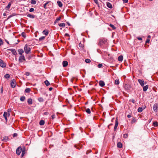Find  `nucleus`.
Listing matches in <instances>:
<instances>
[{
    "mask_svg": "<svg viewBox=\"0 0 158 158\" xmlns=\"http://www.w3.org/2000/svg\"><path fill=\"white\" fill-rule=\"evenodd\" d=\"M85 62L86 63H89L91 62V61L89 59H86L85 60Z\"/></svg>",
    "mask_w": 158,
    "mask_h": 158,
    "instance_id": "obj_41",
    "label": "nucleus"
},
{
    "mask_svg": "<svg viewBox=\"0 0 158 158\" xmlns=\"http://www.w3.org/2000/svg\"><path fill=\"white\" fill-rule=\"evenodd\" d=\"M24 154V151H22V156H23Z\"/></svg>",
    "mask_w": 158,
    "mask_h": 158,
    "instance_id": "obj_53",
    "label": "nucleus"
},
{
    "mask_svg": "<svg viewBox=\"0 0 158 158\" xmlns=\"http://www.w3.org/2000/svg\"><path fill=\"white\" fill-rule=\"evenodd\" d=\"M149 40H147L146 41V43H149Z\"/></svg>",
    "mask_w": 158,
    "mask_h": 158,
    "instance_id": "obj_56",
    "label": "nucleus"
},
{
    "mask_svg": "<svg viewBox=\"0 0 158 158\" xmlns=\"http://www.w3.org/2000/svg\"><path fill=\"white\" fill-rule=\"evenodd\" d=\"M45 123L44 121L43 120H41L40 122V125H43Z\"/></svg>",
    "mask_w": 158,
    "mask_h": 158,
    "instance_id": "obj_28",
    "label": "nucleus"
},
{
    "mask_svg": "<svg viewBox=\"0 0 158 158\" xmlns=\"http://www.w3.org/2000/svg\"><path fill=\"white\" fill-rule=\"evenodd\" d=\"M12 17V15H10L7 18V19H9L10 18H11Z\"/></svg>",
    "mask_w": 158,
    "mask_h": 158,
    "instance_id": "obj_59",
    "label": "nucleus"
},
{
    "mask_svg": "<svg viewBox=\"0 0 158 158\" xmlns=\"http://www.w3.org/2000/svg\"><path fill=\"white\" fill-rule=\"evenodd\" d=\"M117 127L114 126V131H115L116 130Z\"/></svg>",
    "mask_w": 158,
    "mask_h": 158,
    "instance_id": "obj_52",
    "label": "nucleus"
},
{
    "mask_svg": "<svg viewBox=\"0 0 158 158\" xmlns=\"http://www.w3.org/2000/svg\"><path fill=\"white\" fill-rule=\"evenodd\" d=\"M65 23H60L59 25V26L60 27H64L65 26Z\"/></svg>",
    "mask_w": 158,
    "mask_h": 158,
    "instance_id": "obj_31",
    "label": "nucleus"
},
{
    "mask_svg": "<svg viewBox=\"0 0 158 158\" xmlns=\"http://www.w3.org/2000/svg\"><path fill=\"white\" fill-rule=\"evenodd\" d=\"M22 36L24 38H25L26 37V34L25 33L23 32L21 34Z\"/></svg>",
    "mask_w": 158,
    "mask_h": 158,
    "instance_id": "obj_40",
    "label": "nucleus"
},
{
    "mask_svg": "<svg viewBox=\"0 0 158 158\" xmlns=\"http://www.w3.org/2000/svg\"><path fill=\"white\" fill-rule=\"evenodd\" d=\"M18 52L19 54L22 55L23 53L24 52V51L22 49H19L18 51Z\"/></svg>",
    "mask_w": 158,
    "mask_h": 158,
    "instance_id": "obj_12",
    "label": "nucleus"
},
{
    "mask_svg": "<svg viewBox=\"0 0 158 158\" xmlns=\"http://www.w3.org/2000/svg\"><path fill=\"white\" fill-rule=\"evenodd\" d=\"M58 5L60 7H61L62 6V2L59 1H58L57 2Z\"/></svg>",
    "mask_w": 158,
    "mask_h": 158,
    "instance_id": "obj_21",
    "label": "nucleus"
},
{
    "mask_svg": "<svg viewBox=\"0 0 158 158\" xmlns=\"http://www.w3.org/2000/svg\"><path fill=\"white\" fill-rule=\"evenodd\" d=\"M27 103L29 105H31L32 103V99L31 98H29L27 100Z\"/></svg>",
    "mask_w": 158,
    "mask_h": 158,
    "instance_id": "obj_17",
    "label": "nucleus"
},
{
    "mask_svg": "<svg viewBox=\"0 0 158 158\" xmlns=\"http://www.w3.org/2000/svg\"><path fill=\"white\" fill-rule=\"evenodd\" d=\"M146 106H144V107H139L138 109V112H141L145 108Z\"/></svg>",
    "mask_w": 158,
    "mask_h": 158,
    "instance_id": "obj_11",
    "label": "nucleus"
},
{
    "mask_svg": "<svg viewBox=\"0 0 158 158\" xmlns=\"http://www.w3.org/2000/svg\"><path fill=\"white\" fill-rule=\"evenodd\" d=\"M143 91L144 92H145L147 91V90L148 89V85H146L145 86H143Z\"/></svg>",
    "mask_w": 158,
    "mask_h": 158,
    "instance_id": "obj_18",
    "label": "nucleus"
},
{
    "mask_svg": "<svg viewBox=\"0 0 158 158\" xmlns=\"http://www.w3.org/2000/svg\"><path fill=\"white\" fill-rule=\"evenodd\" d=\"M45 38V36H42L39 38V40L40 41H42L44 40Z\"/></svg>",
    "mask_w": 158,
    "mask_h": 158,
    "instance_id": "obj_38",
    "label": "nucleus"
},
{
    "mask_svg": "<svg viewBox=\"0 0 158 158\" xmlns=\"http://www.w3.org/2000/svg\"><path fill=\"white\" fill-rule=\"evenodd\" d=\"M107 43V40L106 39H100L99 40V42L98 44L101 46L104 44H106Z\"/></svg>",
    "mask_w": 158,
    "mask_h": 158,
    "instance_id": "obj_1",
    "label": "nucleus"
},
{
    "mask_svg": "<svg viewBox=\"0 0 158 158\" xmlns=\"http://www.w3.org/2000/svg\"><path fill=\"white\" fill-rule=\"evenodd\" d=\"M100 85L101 87H103L105 85L104 82L102 81H100L99 82Z\"/></svg>",
    "mask_w": 158,
    "mask_h": 158,
    "instance_id": "obj_14",
    "label": "nucleus"
},
{
    "mask_svg": "<svg viewBox=\"0 0 158 158\" xmlns=\"http://www.w3.org/2000/svg\"><path fill=\"white\" fill-rule=\"evenodd\" d=\"M53 88L52 87H50L49 88V91H51L52 89Z\"/></svg>",
    "mask_w": 158,
    "mask_h": 158,
    "instance_id": "obj_58",
    "label": "nucleus"
},
{
    "mask_svg": "<svg viewBox=\"0 0 158 158\" xmlns=\"http://www.w3.org/2000/svg\"><path fill=\"white\" fill-rule=\"evenodd\" d=\"M30 90V89L29 88H27L25 89V92L26 93H29Z\"/></svg>",
    "mask_w": 158,
    "mask_h": 158,
    "instance_id": "obj_33",
    "label": "nucleus"
},
{
    "mask_svg": "<svg viewBox=\"0 0 158 158\" xmlns=\"http://www.w3.org/2000/svg\"><path fill=\"white\" fill-rule=\"evenodd\" d=\"M65 36H69V35L68 34V33H66L65 34Z\"/></svg>",
    "mask_w": 158,
    "mask_h": 158,
    "instance_id": "obj_57",
    "label": "nucleus"
},
{
    "mask_svg": "<svg viewBox=\"0 0 158 158\" xmlns=\"http://www.w3.org/2000/svg\"><path fill=\"white\" fill-rule=\"evenodd\" d=\"M107 6L110 8L112 9V6L111 4L109 2H107L106 3Z\"/></svg>",
    "mask_w": 158,
    "mask_h": 158,
    "instance_id": "obj_13",
    "label": "nucleus"
},
{
    "mask_svg": "<svg viewBox=\"0 0 158 158\" xmlns=\"http://www.w3.org/2000/svg\"><path fill=\"white\" fill-rule=\"evenodd\" d=\"M8 138L7 137L5 136L3 137L2 139V141H6L8 140Z\"/></svg>",
    "mask_w": 158,
    "mask_h": 158,
    "instance_id": "obj_25",
    "label": "nucleus"
},
{
    "mask_svg": "<svg viewBox=\"0 0 158 158\" xmlns=\"http://www.w3.org/2000/svg\"><path fill=\"white\" fill-rule=\"evenodd\" d=\"M86 111L87 113L89 114H90L91 113L90 110L89 108L87 109L86 110Z\"/></svg>",
    "mask_w": 158,
    "mask_h": 158,
    "instance_id": "obj_36",
    "label": "nucleus"
},
{
    "mask_svg": "<svg viewBox=\"0 0 158 158\" xmlns=\"http://www.w3.org/2000/svg\"><path fill=\"white\" fill-rule=\"evenodd\" d=\"M44 83L45 84V85L47 86H48L49 85H50V83L49 82L48 80H46L45 81Z\"/></svg>",
    "mask_w": 158,
    "mask_h": 158,
    "instance_id": "obj_32",
    "label": "nucleus"
},
{
    "mask_svg": "<svg viewBox=\"0 0 158 158\" xmlns=\"http://www.w3.org/2000/svg\"><path fill=\"white\" fill-rule=\"evenodd\" d=\"M30 73L29 72H27L25 73V75L26 76H28L30 75Z\"/></svg>",
    "mask_w": 158,
    "mask_h": 158,
    "instance_id": "obj_49",
    "label": "nucleus"
},
{
    "mask_svg": "<svg viewBox=\"0 0 158 158\" xmlns=\"http://www.w3.org/2000/svg\"><path fill=\"white\" fill-rule=\"evenodd\" d=\"M137 39L139 40H142V38L140 37H138Z\"/></svg>",
    "mask_w": 158,
    "mask_h": 158,
    "instance_id": "obj_55",
    "label": "nucleus"
},
{
    "mask_svg": "<svg viewBox=\"0 0 158 158\" xmlns=\"http://www.w3.org/2000/svg\"><path fill=\"white\" fill-rule=\"evenodd\" d=\"M152 118H151V119H149V123H150L151 122V121H152Z\"/></svg>",
    "mask_w": 158,
    "mask_h": 158,
    "instance_id": "obj_61",
    "label": "nucleus"
},
{
    "mask_svg": "<svg viewBox=\"0 0 158 158\" xmlns=\"http://www.w3.org/2000/svg\"><path fill=\"white\" fill-rule=\"evenodd\" d=\"M17 135V134L16 133H15L13 135V137H15Z\"/></svg>",
    "mask_w": 158,
    "mask_h": 158,
    "instance_id": "obj_54",
    "label": "nucleus"
},
{
    "mask_svg": "<svg viewBox=\"0 0 158 158\" xmlns=\"http://www.w3.org/2000/svg\"><path fill=\"white\" fill-rule=\"evenodd\" d=\"M132 101L133 103H134L135 102V100L134 99H132Z\"/></svg>",
    "mask_w": 158,
    "mask_h": 158,
    "instance_id": "obj_62",
    "label": "nucleus"
},
{
    "mask_svg": "<svg viewBox=\"0 0 158 158\" xmlns=\"http://www.w3.org/2000/svg\"><path fill=\"white\" fill-rule=\"evenodd\" d=\"M10 115V114L7 113L6 112H4L3 114V116L4 117L6 122H7V117L9 116Z\"/></svg>",
    "mask_w": 158,
    "mask_h": 158,
    "instance_id": "obj_4",
    "label": "nucleus"
},
{
    "mask_svg": "<svg viewBox=\"0 0 158 158\" xmlns=\"http://www.w3.org/2000/svg\"><path fill=\"white\" fill-rule=\"evenodd\" d=\"M25 99V96H23L21 97L20 98V100L22 102L24 101Z\"/></svg>",
    "mask_w": 158,
    "mask_h": 158,
    "instance_id": "obj_29",
    "label": "nucleus"
},
{
    "mask_svg": "<svg viewBox=\"0 0 158 158\" xmlns=\"http://www.w3.org/2000/svg\"><path fill=\"white\" fill-rule=\"evenodd\" d=\"M50 1H48L47 2H46L45 4H44V7L45 9H46L47 8V4H48L50 3Z\"/></svg>",
    "mask_w": 158,
    "mask_h": 158,
    "instance_id": "obj_24",
    "label": "nucleus"
},
{
    "mask_svg": "<svg viewBox=\"0 0 158 158\" xmlns=\"http://www.w3.org/2000/svg\"><path fill=\"white\" fill-rule=\"evenodd\" d=\"M34 9L33 8H31L30 9V10H29V11L30 12H32L33 11H34Z\"/></svg>",
    "mask_w": 158,
    "mask_h": 158,
    "instance_id": "obj_46",
    "label": "nucleus"
},
{
    "mask_svg": "<svg viewBox=\"0 0 158 158\" xmlns=\"http://www.w3.org/2000/svg\"><path fill=\"white\" fill-rule=\"evenodd\" d=\"M16 81L15 80V79L12 80L11 82L10 83V85L11 86V87L14 88L16 86Z\"/></svg>",
    "mask_w": 158,
    "mask_h": 158,
    "instance_id": "obj_6",
    "label": "nucleus"
},
{
    "mask_svg": "<svg viewBox=\"0 0 158 158\" xmlns=\"http://www.w3.org/2000/svg\"><path fill=\"white\" fill-rule=\"evenodd\" d=\"M24 50L25 53L26 54L29 53L31 51V48L27 44H26L24 46Z\"/></svg>",
    "mask_w": 158,
    "mask_h": 158,
    "instance_id": "obj_2",
    "label": "nucleus"
},
{
    "mask_svg": "<svg viewBox=\"0 0 158 158\" xmlns=\"http://www.w3.org/2000/svg\"><path fill=\"white\" fill-rule=\"evenodd\" d=\"M138 81L141 86L143 87L144 85V81L143 80L138 79Z\"/></svg>",
    "mask_w": 158,
    "mask_h": 158,
    "instance_id": "obj_8",
    "label": "nucleus"
},
{
    "mask_svg": "<svg viewBox=\"0 0 158 158\" xmlns=\"http://www.w3.org/2000/svg\"><path fill=\"white\" fill-rule=\"evenodd\" d=\"M51 118L52 119H54L55 118V115L54 114L52 115V116Z\"/></svg>",
    "mask_w": 158,
    "mask_h": 158,
    "instance_id": "obj_50",
    "label": "nucleus"
},
{
    "mask_svg": "<svg viewBox=\"0 0 158 158\" xmlns=\"http://www.w3.org/2000/svg\"><path fill=\"white\" fill-rule=\"evenodd\" d=\"M8 50L10 51L14 55L16 56L17 55V52L14 49H9Z\"/></svg>",
    "mask_w": 158,
    "mask_h": 158,
    "instance_id": "obj_9",
    "label": "nucleus"
},
{
    "mask_svg": "<svg viewBox=\"0 0 158 158\" xmlns=\"http://www.w3.org/2000/svg\"><path fill=\"white\" fill-rule=\"evenodd\" d=\"M22 150V149L21 147H18L16 150V153L17 155H19Z\"/></svg>",
    "mask_w": 158,
    "mask_h": 158,
    "instance_id": "obj_7",
    "label": "nucleus"
},
{
    "mask_svg": "<svg viewBox=\"0 0 158 158\" xmlns=\"http://www.w3.org/2000/svg\"><path fill=\"white\" fill-rule=\"evenodd\" d=\"M131 117V115H130V114H128L127 115V117L128 118H130V117Z\"/></svg>",
    "mask_w": 158,
    "mask_h": 158,
    "instance_id": "obj_60",
    "label": "nucleus"
},
{
    "mask_svg": "<svg viewBox=\"0 0 158 158\" xmlns=\"http://www.w3.org/2000/svg\"><path fill=\"white\" fill-rule=\"evenodd\" d=\"M110 26L114 30L116 29L115 27L113 24H110Z\"/></svg>",
    "mask_w": 158,
    "mask_h": 158,
    "instance_id": "obj_37",
    "label": "nucleus"
},
{
    "mask_svg": "<svg viewBox=\"0 0 158 158\" xmlns=\"http://www.w3.org/2000/svg\"><path fill=\"white\" fill-rule=\"evenodd\" d=\"M91 152V150H87L86 152V154L87 155L89 153Z\"/></svg>",
    "mask_w": 158,
    "mask_h": 158,
    "instance_id": "obj_44",
    "label": "nucleus"
},
{
    "mask_svg": "<svg viewBox=\"0 0 158 158\" xmlns=\"http://www.w3.org/2000/svg\"><path fill=\"white\" fill-rule=\"evenodd\" d=\"M38 101L40 102H43L44 101V99L42 97H40L38 98Z\"/></svg>",
    "mask_w": 158,
    "mask_h": 158,
    "instance_id": "obj_23",
    "label": "nucleus"
},
{
    "mask_svg": "<svg viewBox=\"0 0 158 158\" xmlns=\"http://www.w3.org/2000/svg\"><path fill=\"white\" fill-rule=\"evenodd\" d=\"M60 19H61V17H59V18H57L56 19V20L55 21V23H56L58 21L60 20Z\"/></svg>",
    "mask_w": 158,
    "mask_h": 158,
    "instance_id": "obj_39",
    "label": "nucleus"
},
{
    "mask_svg": "<svg viewBox=\"0 0 158 158\" xmlns=\"http://www.w3.org/2000/svg\"><path fill=\"white\" fill-rule=\"evenodd\" d=\"M62 65L64 67H66L68 65V62L66 61H63L62 62Z\"/></svg>",
    "mask_w": 158,
    "mask_h": 158,
    "instance_id": "obj_10",
    "label": "nucleus"
},
{
    "mask_svg": "<svg viewBox=\"0 0 158 158\" xmlns=\"http://www.w3.org/2000/svg\"><path fill=\"white\" fill-rule=\"evenodd\" d=\"M123 59V57L122 56H120L118 57V60L119 61H122Z\"/></svg>",
    "mask_w": 158,
    "mask_h": 158,
    "instance_id": "obj_16",
    "label": "nucleus"
},
{
    "mask_svg": "<svg viewBox=\"0 0 158 158\" xmlns=\"http://www.w3.org/2000/svg\"><path fill=\"white\" fill-rule=\"evenodd\" d=\"M42 33L44 35H47L48 34V32L47 30H45L43 31Z\"/></svg>",
    "mask_w": 158,
    "mask_h": 158,
    "instance_id": "obj_22",
    "label": "nucleus"
},
{
    "mask_svg": "<svg viewBox=\"0 0 158 158\" xmlns=\"http://www.w3.org/2000/svg\"><path fill=\"white\" fill-rule=\"evenodd\" d=\"M119 81L118 80H116L115 81V83L116 85H118L119 84Z\"/></svg>",
    "mask_w": 158,
    "mask_h": 158,
    "instance_id": "obj_42",
    "label": "nucleus"
},
{
    "mask_svg": "<svg viewBox=\"0 0 158 158\" xmlns=\"http://www.w3.org/2000/svg\"><path fill=\"white\" fill-rule=\"evenodd\" d=\"M117 147L118 148H121L122 147V144L121 142H118L117 143Z\"/></svg>",
    "mask_w": 158,
    "mask_h": 158,
    "instance_id": "obj_20",
    "label": "nucleus"
},
{
    "mask_svg": "<svg viewBox=\"0 0 158 158\" xmlns=\"http://www.w3.org/2000/svg\"><path fill=\"white\" fill-rule=\"evenodd\" d=\"M6 64L1 59H0V66L2 68L6 67Z\"/></svg>",
    "mask_w": 158,
    "mask_h": 158,
    "instance_id": "obj_5",
    "label": "nucleus"
},
{
    "mask_svg": "<svg viewBox=\"0 0 158 158\" xmlns=\"http://www.w3.org/2000/svg\"><path fill=\"white\" fill-rule=\"evenodd\" d=\"M3 44V42L1 39L0 38V46Z\"/></svg>",
    "mask_w": 158,
    "mask_h": 158,
    "instance_id": "obj_43",
    "label": "nucleus"
},
{
    "mask_svg": "<svg viewBox=\"0 0 158 158\" xmlns=\"http://www.w3.org/2000/svg\"><path fill=\"white\" fill-rule=\"evenodd\" d=\"M123 1L124 3H127L128 2V0H123Z\"/></svg>",
    "mask_w": 158,
    "mask_h": 158,
    "instance_id": "obj_51",
    "label": "nucleus"
},
{
    "mask_svg": "<svg viewBox=\"0 0 158 158\" xmlns=\"http://www.w3.org/2000/svg\"><path fill=\"white\" fill-rule=\"evenodd\" d=\"M82 44H79V46L81 47V46H82Z\"/></svg>",
    "mask_w": 158,
    "mask_h": 158,
    "instance_id": "obj_64",
    "label": "nucleus"
},
{
    "mask_svg": "<svg viewBox=\"0 0 158 158\" xmlns=\"http://www.w3.org/2000/svg\"><path fill=\"white\" fill-rule=\"evenodd\" d=\"M102 66V64H99L98 65V68H101Z\"/></svg>",
    "mask_w": 158,
    "mask_h": 158,
    "instance_id": "obj_47",
    "label": "nucleus"
},
{
    "mask_svg": "<svg viewBox=\"0 0 158 158\" xmlns=\"http://www.w3.org/2000/svg\"><path fill=\"white\" fill-rule=\"evenodd\" d=\"M27 16L29 18L33 19L35 17V16L34 15H31L30 14H29L27 15Z\"/></svg>",
    "mask_w": 158,
    "mask_h": 158,
    "instance_id": "obj_19",
    "label": "nucleus"
},
{
    "mask_svg": "<svg viewBox=\"0 0 158 158\" xmlns=\"http://www.w3.org/2000/svg\"><path fill=\"white\" fill-rule=\"evenodd\" d=\"M128 136L127 134H124L123 135V137L124 138H127Z\"/></svg>",
    "mask_w": 158,
    "mask_h": 158,
    "instance_id": "obj_48",
    "label": "nucleus"
},
{
    "mask_svg": "<svg viewBox=\"0 0 158 158\" xmlns=\"http://www.w3.org/2000/svg\"><path fill=\"white\" fill-rule=\"evenodd\" d=\"M153 125L154 127H156L158 126V123L157 122H154L153 123Z\"/></svg>",
    "mask_w": 158,
    "mask_h": 158,
    "instance_id": "obj_26",
    "label": "nucleus"
},
{
    "mask_svg": "<svg viewBox=\"0 0 158 158\" xmlns=\"http://www.w3.org/2000/svg\"><path fill=\"white\" fill-rule=\"evenodd\" d=\"M31 4L35 5L36 3V2L35 0H31Z\"/></svg>",
    "mask_w": 158,
    "mask_h": 158,
    "instance_id": "obj_34",
    "label": "nucleus"
},
{
    "mask_svg": "<svg viewBox=\"0 0 158 158\" xmlns=\"http://www.w3.org/2000/svg\"><path fill=\"white\" fill-rule=\"evenodd\" d=\"M26 60L25 56L23 55H21L20 56L19 59V62H23V61H25Z\"/></svg>",
    "mask_w": 158,
    "mask_h": 158,
    "instance_id": "obj_3",
    "label": "nucleus"
},
{
    "mask_svg": "<svg viewBox=\"0 0 158 158\" xmlns=\"http://www.w3.org/2000/svg\"><path fill=\"white\" fill-rule=\"evenodd\" d=\"M3 15L4 16H6V14L5 13H4L3 14Z\"/></svg>",
    "mask_w": 158,
    "mask_h": 158,
    "instance_id": "obj_63",
    "label": "nucleus"
},
{
    "mask_svg": "<svg viewBox=\"0 0 158 158\" xmlns=\"http://www.w3.org/2000/svg\"><path fill=\"white\" fill-rule=\"evenodd\" d=\"M158 108V105L157 104L155 103L154 105L153 110L154 111H156Z\"/></svg>",
    "mask_w": 158,
    "mask_h": 158,
    "instance_id": "obj_15",
    "label": "nucleus"
},
{
    "mask_svg": "<svg viewBox=\"0 0 158 158\" xmlns=\"http://www.w3.org/2000/svg\"><path fill=\"white\" fill-rule=\"evenodd\" d=\"M4 77L8 79V78H10V76L9 74H6V75H5L4 76Z\"/></svg>",
    "mask_w": 158,
    "mask_h": 158,
    "instance_id": "obj_27",
    "label": "nucleus"
},
{
    "mask_svg": "<svg viewBox=\"0 0 158 158\" xmlns=\"http://www.w3.org/2000/svg\"><path fill=\"white\" fill-rule=\"evenodd\" d=\"M95 3L97 5H98V0H93Z\"/></svg>",
    "mask_w": 158,
    "mask_h": 158,
    "instance_id": "obj_45",
    "label": "nucleus"
},
{
    "mask_svg": "<svg viewBox=\"0 0 158 158\" xmlns=\"http://www.w3.org/2000/svg\"><path fill=\"white\" fill-rule=\"evenodd\" d=\"M118 119L117 118H116L115 120V126L118 127Z\"/></svg>",
    "mask_w": 158,
    "mask_h": 158,
    "instance_id": "obj_35",
    "label": "nucleus"
},
{
    "mask_svg": "<svg viewBox=\"0 0 158 158\" xmlns=\"http://www.w3.org/2000/svg\"><path fill=\"white\" fill-rule=\"evenodd\" d=\"M11 5V3H10V2H9L7 6L6 7V9H9Z\"/></svg>",
    "mask_w": 158,
    "mask_h": 158,
    "instance_id": "obj_30",
    "label": "nucleus"
}]
</instances>
